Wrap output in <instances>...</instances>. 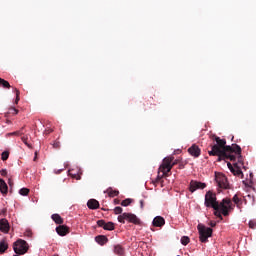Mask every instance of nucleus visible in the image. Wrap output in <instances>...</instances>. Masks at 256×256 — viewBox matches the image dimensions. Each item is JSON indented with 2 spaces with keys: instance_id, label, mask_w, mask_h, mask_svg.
Returning a JSON list of instances; mask_svg holds the SVG:
<instances>
[{
  "instance_id": "6e6552de",
  "label": "nucleus",
  "mask_w": 256,
  "mask_h": 256,
  "mask_svg": "<svg viewBox=\"0 0 256 256\" xmlns=\"http://www.w3.org/2000/svg\"><path fill=\"white\" fill-rule=\"evenodd\" d=\"M207 187V184L199 182L197 180H191L189 184V191L190 193H195L197 189H205Z\"/></svg>"
},
{
  "instance_id": "4c0bfd02",
  "label": "nucleus",
  "mask_w": 256,
  "mask_h": 256,
  "mask_svg": "<svg viewBox=\"0 0 256 256\" xmlns=\"http://www.w3.org/2000/svg\"><path fill=\"white\" fill-rule=\"evenodd\" d=\"M114 204L119 205V199H114Z\"/></svg>"
},
{
  "instance_id": "4468645a",
  "label": "nucleus",
  "mask_w": 256,
  "mask_h": 256,
  "mask_svg": "<svg viewBox=\"0 0 256 256\" xmlns=\"http://www.w3.org/2000/svg\"><path fill=\"white\" fill-rule=\"evenodd\" d=\"M8 192L9 187L7 186V183L5 182V180L0 179V193H2V195H7Z\"/></svg>"
},
{
  "instance_id": "7ed1b4c3",
  "label": "nucleus",
  "mask_w": 256,
  "mask_h": 256,
  "mask_svg": "<svg viewBox=\"0 0 256 256\" xmlns=\"http://www.w3.org/2000/svg\"><path fill=\"white\" fill-rule=\"evenodd\" d=\"M179 164V160H175V157L168 156L163 159L162 164L159 167L158 176L154 181V185H158V183H163V177H169V173H171V169L175 167V165Z\"/></svg>"
},
{
  "instance_id": "5701e85b",
  "label": "nucleus",
  "mask_w": 256,
  "mask_h": 256,
  "mask_svg": "<svg viewBox=\"0 0 256 256\" xmlns=\"http://www.w3.org/2000/svg\"><path fill=\"white\" fill-rule=\"evenodd\" d=\"M132 202L133 200L131 198H127L121 202V205L122 207H129V205H131Z\"/></svg>"
},
{
  "instance_id": "e433bc0d",
  "label": "nucleus",
  "mask_w": 256,
  "mask_h": 256,
  "mask_svg": "<svg viewBox=\"0 0 256 256\" xmlns=\"http://www.w3.org/2000/svg\"><path fill=\"white\" fill-rule=\"evenodd\" d=\"M8 185H9V187H13V180L9 179L8 180Z\"/></svg>"
},
{
  "instance_id": "412c9836",
  "label": "nucleus",
  "mask_w": 256,
  "mask_h": 256,
  "mask_svg": "<svg viewBox=\"0 0 256 256\" xmlns=\"http://www.w3.org/2000/svg\"><path fill=\"white\" fill-rule=\"evenodd\" d=\"M3 86L4 89H10L11 88V84H9V82L5 79L0 78V87Z\"/></svg>"
},
{
  "instance_id": "c85d7f7f",
  "label": "nucleus",
  "mask_w": 256,
  "mask_h": 256,
  "mask_svg": "<svg viewBox=\"0 0 256 256\" xmlns=\"http://www.w3.org/2000/svg\"><path fill=\"white\" fill-rule=\"evenodd\" d=\"M114 213L116 215H121V213H123V208H121L120 206H117L114 208Z\"/></svg>"
},
{
  "instance_id": "72a5a7b5",
  "label": "nucleus",
  "mask_w": 256,
  "mask_h": 256,
  "mask_svg": "<svg viewBox=\"0 0 256 256\" xmlns=\"http://www.w3.org/2000/svg\"><path fill=\"white\" fill-rule=\"evenodd\" d=\"M227 165L230 171H233V169H235V167H233V165L230 162H228Z\"/></svg>"
},
{
  "instance_id": "ddd939ff",
  "label": "nucleus",
  "mask_w": 256,
  "mask_h": 256,
  "mask_svg": "<svg viewBox=\"0 0 256 256\" xmlns=\"http://www.w3.org/2000/svg\"><path fill=\"white\" fill-rule=\"evenodd\" d=\"M152 225L154 227H163V225H165V218H163L161 216H156L153 219Z\"/></svg>"
},
{
  "instance_id": "bb28decb",
  "label": "nucleus",
  "mask_w": 256,
  "mask_h": 256,
  "mask_svg": "<svg viewBox=\"0 0 256 256\" xmlns=\"http://www.w3.org/2000/svg\"><path fill=\"white\" fill-rule=\"evenodd\" d=\"M189 241H190V239H189V237H187V236H183V237L181 238V243H182V245H189Z\"/></svg>"
},
{
  "instance_id": "aec40b11",
  "label": "nucleus",
  "mask_w": 256,
  "mask_h": 256,
  "mask_svg": "<svg viewBox=\"0 0 256 256\" xmlns=\"http://www.w3.org/2000/svg\"><path fill=\"white\" fill-rule=\"evenodd\" d=\"M114 253L116 255H123V253H125V250L123 249V246L116 245V246H114Z\"/></svg>"
},
{
  "instance_id": "b1692460",
  "label": "nucleus",
  "mask_w": 256,
  "mask_h": 256,
  "mask_svg": "<svg viewBox=\"0 0 256 256\" xmlns=\"http://www.w3.org/2000/svg\"><path fill=\"white\" fill-rule=\"evenodd\" d=\"M17 113H19V110H17L16 108L11 107V108L9 109V111L6 113V117H7L8 115H17Z\"/></svg>"
},
{
  "instance_id": "c9c22d12",
  "label": "nucleus",
  "mask_w": 256,
  "mask_h": 256,
  "mask_svg": "<svg viewBox=\"0 0 256 256\" xmlns=\"http://www.w3.org/2000/svg\"><path fill=\"white\" fill-rule=\"evenodd\" d=\"M0 173H1L2 177H5L7 175V170H1Z\"/></svg>"
},
{
  "instance_id": "f03ea898",
  "label": "nucleus",
  "mask_w": 256,
  "mask_h": 256,
  "mask_svg": "<svg viewBox=\"0 0 256 256\" xmlns=\"http://www.w3.org/2000/svg\"><path fill=\"white\" fill-rule=\"evenodd\" d=\"M204 205L205 207H211L214 209V215L215 217H218V219H223V215L224 217H228L229 211H233V203L231 202V199L224 198L219 203L217 201V194L212 191L206 192Z\"/></svg>"
},
{
  "instance_id": "6ab92c4d",
  "label": "nucleus",
  "mask_w": 256,
  "mask_h": 256,
  "mask_svg": "<svg viewBox=\"0 0 256 256\" xmlns=\"http://www.w3.org/2000/svg\"><path fill=\"white\" fill-rule=\"evenodd\" d=\"M106 193H108V197H117L119 195V190H113V188H108L106 190Z\"/></svg>"
},
{
  "instance_id": "c756f323",
  "label": "nucleus",
  "mask_w": 256,
  "mask_h": 256,
  "mask_svg": "<svg viewBox=\"0 0 256 256\" xmlns=\"http://www.w3.org/2000/svg\"><path fill=\"white\" fill-rule=\"evenodd\" d=\"M232 201L235 203V205H239V203L241 202V199H239V196L235 194L232 198Z\"/></svg>"
},
{
  "instance_id": "423d86ee",
  "label": "nucleus",
  "mask_w": 256,
  "mask_h": 256,
  "mask_svg": "<svg viewBox=\"0 0 256 256\" xmlns=\"http://www.w3.org/2000/svg\"><path fill=\"white\" fill-rule=\"evenodd\" d=\"M119 223H125V221H128V223H133L134 225H139L141 223V220L137 218V215L133 213H122L118 216Z\"/></svg>"
},
{
  "instance_id": "09e8293b",
  "label": "nucleus",
  "mask_w": 256,
  "mask_h": 256,
  "mask_svg": "<svg viewBox=\"0 0 256 256\" xmlns=\"http://www.w3.org/2000/svg\"><path fill=\"white\" fill-rule=\"evenodd\" d=\"M54 256H59V255H54Z\"/></svg>"
},
{
  "instance_id": "393cba45",
  "label": "nucleus",
  "mask_w": 256,
  "mask_h": 256,
  "mask_svg": "<svg viewBox=\"0 0 256 256\" xmlns=\"http://www.w3.org/2000/svg\"><path fill=\"white\" fill-rule=\"evenodd\" d=\"M29 189L28 188H22L19 190V194L22 195L23 197H27L29 195Z\"/></svg>"
},
{
  "instance_id": "4be33fe9",
  "label": "nucleus",
  "mask_w": 256,
  "mask_h": 256,
  "mask_svg": "<svg viewBox=\"0 0 256 256\" xmlns=\"http://www.w3.org/2000/svg\"><path fill=\"white\" fill-rule=\"evenodd\" d=\"M28 139H29V137L27 135L21 137V141L24 142V144L27 146V148L28 149H33V146L29 142H27Z\"/></svg>"
},
{
  "instance_id": "37998d69",
  "label": "nucleus",
  "mask_w": 256,
  "mask_h": 256,
  "mask_svg": "<svg viewBox=\"0 0 256 256\" xmlns=\"http://www.w3.org/2000/svg\"><path fill=\"white\" fill-rule=\"evenodd\" d=\"M185 166L183 164L179 165V169H183Z\"/></svg>"
},
{
  "instance_id": "a211bd4d",
  "label": "nucleus",
  "mask_w": 256,
  "mask_h": 256,
  "mask_svg": "<svg viewBox=\"0 0 256 256\" xmlns=\"http://www.w3.org/2000/svg\"><path fill=\"white\" fill-rule=\"evenodd\" d=\"M7 249H9V244L7 243V241H0V254L3 255V253H5Z\"/></svg>"
},
{
  "instance_id": "f257e3e1",
  "label": "nucleus",
  "mask_w": 256,
  "mask_h": 256,
  "mask_svg": "<svg viewBox=\"0 0 256 256\" xmlns=\"http://www.w3.org/2000/svg\"><path fill=\"white\" fill-rule=\"evenodd\" d=\"M212 143L209 145L210 150H208V155L210 157H218L217 161H237L234 163V168L231 170V173L236 177H241L243 171V156L241 155L242 150L241 146L237 144L227 145V140L221 139L219 136L212 134L210 135Z\"/></svg>"
},
{
  "instance_id": "49530a36",
  "label": "nucleus",
  "mask_w": 256,
  "mask_h": 256,
  "mask_svg": "<svg viewBox=\"0 0 256 256\" xmlns=\"http://www.w3.org/2000/svg\"><path fill=\"white\" fill-rule=\"evenodd\" d=\"M76 179H78V180L81 179V176H78Z\"/></svg>"
},
{
  "instance_id": "cd10ccee",
  "label": "nucleus",
  "mask_w": 256,
  "mask_h": 256,
  "mask_svg": "<svg viewBox=\"0 0 256 256\" xmlns=\"http://www.w3.org/2000/svg\"><path fill=\"white\" fill-rule=\"evenodd\" d=\"M8 135H16L17 137H21V135H25V133L22 130H18V131L9 133Z\"/></svg>"
},
{
  "instance_id": "dca6fc26",
  "label": "nucleus",
  "mask_w": 256,
  "mask_h": 256,
  "mask_svg": "<svg viewBox=\"0 0 256 256\" xmlns=\"http://www.w3.org/2000/svg\"><path fill=\"white\" fill-rule=\"evenodd\" d=\"M95 241L96 243H98V245H105V243H107L109 239L107 238V236L99 235L95 237Z\"/></svg>"
},
{
  "instance_id": "0eeeda50",
  "label": "nucleus",
  "mask_w": 256,
  "mask_h": 256,
  "mask_svg": "<svg viewBox=\"0 0 256 256\" xmlns=\"http://www.w3.org/2000/svg\"><path fill=\"white\" fill-rule=\"evenodd\" d=\"M215 181L219 189H229V181L226 175L215 172Z\"/></svg>"
},
{
  "instance_id": "2f4dec72",
  "label": "nucleus",
  "mask_w": 256,
  "mask_h": 256,
  "mask_svg": "<svg viewBox=\"0 0 256 256\" xmlns=\"http://www.w3.org/2000/svg\"><path fill=\"white\" fill-rule=\"evenodd\" d=\"M53 147H54V149H59L61 147V143L59 141H55L53 143Z\"/></svg>"
},
{
  "instance_id": "a18cd8bd",
  "label": "nucleus",
  "mask_w": 256,
  "mask_h": 256,
  "mask_svg": "<svg viewBox=\"0 0 256 256\" xmlns=\"http://www.w3.org/2000/svg\"><path fill=\"white\" fill-rule=\"evenodd\" d=\"M24 130H25V127H22V128L20 129V131H22V133H23Z\"/></svg>"
},
{
  "instance_id": "7c9ffc66",
  "label": "nucleus",
  "mask_w": 256,
  "mask_h": 256,
  "mask_svg": "<svg viewBox=\"0 0 256 256\" xmlns=\"http://www.w3.org/2000/svg\"><path fill=\"white\" fill-rule=\"evenodd\" d=\"M249 227H250V229H256V221L255 220H250L249 221Z\"/></svg>"
},
{
  "instance_id": "58836bf2",
  "label": "nucleus",
  "mask_w": 256,
  "mask_h": 256,
  "mask_svg": "<svg viewBox=\"0 0 256 256\" xmlns=\"http://www.w3.org/2000/svg\"><path fill=\"white\" fill-rule=\"evenodd\" d=\"M143 203H144V201L140 200V207H141V209H143Z\"/></svg>"
},
{
  "instance_id": "20e7f679",
  "label": "nucleus",
  "mask_w": 256,
  "mask_h": 256,
  "mask_svg": "<svg viewBox=\"0 0 256 256\" xmlns=\"http://www.w3.org/2000/svg\"><path fill=\"white\" fill-rule=\"evenodd\" d=\"M197 229L201 243H207L209 237H212L213 235V229L206 227L203 224H198Z\"/></svg>"
},
{
  "instance_id": "1a4fd4ad",
  "label": "nucleus",
  "mask_w": 256,
  "mask_h": 256,
  "mask_svg": "<svg viewBox=\"0 0 256 256\" xmlns=\"http://www.w3.org/2000/svg\"><path fill=\"white\" fill-rule=\"evenodd\" d=\"M98 227H103L105 231H113L115 229V224L113 222L106 223L105 220L97 221Z\"/></svg>"
},
{
  "instance_id": "f8f14e48",
  "label": "nucleus",
  "mask_w": 256,
  "mask_h": 256,
  "mask_svg": "<svg viewBox=\"0 0 256 256\" xmlns=\"http://www.w3.org/2000/svg\"><path fill=\"white\" fill-rule=\"evenodd\" d=\"M188 153L192 156V157H199L201 155V148H199V146H197L196 144L192 145L189 149H188Z\"/></svg>"
},
{
  "instance_id": "a19ab883",
  "label": "nucleus",
  "mask_w": 256,
  "mask_h": 256,
  "mask_svg": "<svg viewBox=\"0 0 256 256\" xmlns=\"http://www.w3.org/2000/svg\"><path fill=\"white\" fill-rule=\"evenodd\" d=\"M52 131H53V130H50V131H49V130H48V131L46 130L45 133H46V135H49V133H51Z\"/></svg>"
},
{
  "instance_id": "f3484780",
  "label": "nucleus",
  "mask_w": 256,
  "mask_h": 256,
  "mask_svg": "<svg viewBox=\"0 0 256 256\" xmlns=\"http://www.w3.org/2000/svg\"><path fill=\"white\" fill-rule=\"evenodd\" d=\"M51 219L56 223V225H63L64 221L59 214H52Z\"/></svg>"
},
{
  "instance_id": "f704fd0d",
  "label": "nucleus",
  "mask_w": 256,
  "mask_h": 256,
  "mask_svg": "<svg viewBox=\"0 0 256 256\" xmlns=\"http://www.w3.org/2000/svg\"><path fill=\"white\" fill-rule=\"evenodd\" d=\"M26 237H31L33 235V233L31 232V230H28L25 232Z\"/></svg>"
},
{
  "instance_id": "473e14b6",
  "label": "nucleus",
  "mask_w": 256,
  "mask_h": 256,
  "mask_svg": "<svg viewBox=\"0 0 256 256\" xmlns=\"http://www.w3.org/2000/svg\"><path fill=\"white\" fill-rule=\"evenodd\" d=\"M15 92H16V100H15V103H19V90L15 89Z\"/></svg>"
},
{
  "instance_id": "39448f33",
  "label": "nucleus",
  "mask_w": 256,
  "mask_h": 256,
  "mask_svg": "<svg viewBox=\"0 0 256 256\" xmlns=\"http://www.w3.org/2000/svg\"><path fill=\"white\" fill-rule=\"evenodd\" d=\"M13 250L16 255H25L29 251V244L23 239H18L13 244Z\"/></svg>"
},
{
  "instance_id": "c03bdc74",
  "label": "nucleus",
  "mask_w": 256,
  "mask_h": 256,
  "mask_svg": "<svg viewBox=\"0 0 256 256\" xmlns=\"http://www.w3.org/2000/svg\"><path fill=\"white\" fill-rule=\"evenodd\" d=\"M34 161H37V152L35 153Z\"/></svg>"
},
{
  "instance_id": "ea45409f",
  "label": "nucleus",
  "mask_w": 256,
  "mask_h": 256,
  "mask_svg": "<svg viewBox=\"0 0 256 256\" xmlns=\"http://www.w3.org/2000/svg\"><path fill=\"white\" fill-rule=\"evenodd\" d=\"M216 223L215 222H211L210 223V227H215Z\"/></svg>"
},
{
  "instance_id": "2eb2a0df",
  "label": "nucleus",
  "mask_w": 256,
  "mask_h": 256,
  "mask_svg": "<svg viewBox=\"0 0 256 256\" xmlns=\"http://www.w3.org/2000/svg\"><path fill=\"white\" fill-rule=\"evenodd\" d=\"M87 207L89 209H99V201H97L95 199H90L87 202Z\"/></svg>"
},
{
  "instance_id": "de8ad7c7",
  "label": "nucleus",
  "mask_w": 256,
  "mask_h": 256,
  "mask_svg": "<svg viewBox=\"0 0 256 256\" xmlns=\"http://www.w3.org/2000/svg\"><path fill=\"white\" fill-rule=\"evenodd\" d=\"M73 177H77V175L74 174Z\"/></svg>"
},
{
  "instance_id": "9b49d317",
  "label": "nucleus",
  "mask_w": 256,
  "mask_h": 256,
  "mask_svg": "<svg viewBox=\"0 0 256 256\" xmlns=\"http://www.w3.org/2000/svg\"><path fill=\"white\" fill-rule=\"evenodd\" d=\"M56 233H58L60 237H65V235H69L70 228L67 225H59L56 227Z\"/></svg>"
},
{
  "instance_id": "a878e982",
  "label": "nucleus",
  "mask_w": 256,
  "mask_h": 256,
  "mask_svg": "<svg viewBox=\"0 0 256 256\" xmlns=\"http://www.w3.org/2000/svg\"><path fill=\"white\" fill-rule=\"evenodd\" d=\"M1 159H2V161H7V159H9V151L6 150V151L2 152Z\"/></svg>"
},
{
  "instance_id": "79ce46f5",
  "label": "nucleus",
  "mask_w": 256,
  "mask_h": 256,
  "mask_svg": "<svg viewBox=\"0 0 256 256\" xmlns=\"http://www.w3.org/2000/svg\"><path fill=\"white\" fill-rule=\"evenodd\" d=\"M52 131H53V130H50V131H49V130H48V131L46 130L45 133H46V135H49V133H51Z\"/></svg>"
},
{
  "instance_id": "9d476101",
  "label": "nucleus",
  "mask_w": 256,
  "mask_h": 256,
  "mask_svg": "<svg viewBox=\"0 0 256 256\" xmlns=\"http://www.w3.org/2000/svg\"><path fill=\"white\" fill-rule=\"evenodd\" d=\"M10 229L9 221L5 218L0 219V231L2 233H9Z\"/></svg>"
}]
</instances>
